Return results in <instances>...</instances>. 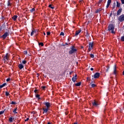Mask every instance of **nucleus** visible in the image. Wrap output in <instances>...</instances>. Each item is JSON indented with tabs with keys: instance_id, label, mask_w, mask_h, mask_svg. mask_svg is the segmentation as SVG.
<instances>
[{
	"instance_id": "f257e3e1",
	"label": "nucleus",
	"mask_w": 124,
	"mask_h": 124,
	"mask_svg": "<svg viewBox=\"0 0 124 124\" xmlns=\"http://www.w3.org/2000/svg\"><path fill=\"white\" fill-rule=\"evenodd\" d=\"M115 30V26L114 24H110L108 26V31H109L111 33H114L115 34V31H114Z\"/></svg>"
},
{
	"instance_id": "f03ea898",
	"label": "nucleus",
	"mask_w": 124,
	"mask_h": 124,
	"mask_svg": "<svg viewBox=\"0 0 124 124\" xmlns=\"http://www.w3.org/2000/svg\"><path fill=\"white\" fill-rule=\"evenodd\" d=\"M3 60L4 61V63H8L9 62V54L7 53L3 56Z\"/></svg>"
},
{
	"instance_id": "7ed1b4c3",
	"label": "nucleus",
	"mask_w": 124,
	"mask_h": 124,
	"mask_svg": "<svg viewBox=\"0 0 124 124\" xmlns=\"http://www.w3.org/2000/svg\"><path fill=\"white\" fill-rule=\"evenodd\" d=\"M93 45H94V44H93V42H90L88 46H87V47L88 48L87 50V52L89 53V52H91L93 49Z\"/></svg>"
},
{
	"instance_id": "20e7f679",
	"label": "nucleus",
	"mask_w": 124,
	"mask_h": 124,
	"mask_svg": "<svg viewBox=\"0 0 124 124\" xmlns=\"http://www.w3.org/2000/svg\"><path fill=\"white\" fill-rule=\"evenodd\" d=\"M70 49L71 50L69 51V55H72V54H74V53L77 52V49L75 48V46H72Z\"/></svg>"
},
{
	"instance_id": "39448f33",
	"label": "nucleus",
	"mask_w": 124,
	"mask_h": 124,
	"mask_svg": "<svg viewBox=\"0 0 124 124\" xmlns=\"http://www.w3.org/2000/svg\"><path fill=\"white\" fill-rule=\"evenodd\" d=\"M9 31H6L3 35L1 36V38H3V39H5L7 36H9Z\"/></svg>"
},
{
	"instance_id": "423d86ee",
	"label": "nucleus",
	"mask_w": 124,
	"mask_h": 124,
	"mask_svg": "<svg viewBox=\"0 0 124 124\" xmlns=\"http://www.w3.org/2000/svg\"><path fill=\"white\" fill-rule=\"evenodd\" d=\"M118 21H119V22H124V15H122L119 16Z\"/></svg>"
},
{
	"instance_id": "0eeeda50",
	"label": "nucleus",
	"mask_w": 124,
	"mask_h": 124,
	"mask_svg": "<svg viewBox=\"0 0 124 124\" xmlns=\"http://www.w3.org/2000/svg\"><path fill=\"white\" fill-rule=\"evenodd\" d=\"M44 105H45L46 108L49 109V107H51V104L49 102H45L44 103Z\"/></svg>"
},
{
	"instance_id": "6e6552de",
	"label": "nucleus",
	"mask_w": 124,
	"mask_h": 124,
	"mask_svg": "<svg viewBox=\"0 0 124 124\" xmlns=\"http://www.w3.org/2000/svg\"><path fill=\"white\" fill-rule=\"evenodd\" d=\"M99 76H100V74H99V73H96L94 75V79H96L97 78H99Z\"/></svg>"
},
{
	"instance_id": "1a4fd4ad",
	"label": "nucleus",
	"mask_w": 124,
	"mask_h": 124,
	"mask_svg": "<svg viewBox=\"0 0 124 124\" xmlns=\"http://www.w3.org/2000/svg\"><path fill=\"white\" fill-rule=\"evenodd\" d=\"M111 2H112V0H108L107 8H108L109 7V6H110V4H111Z\"/></svg>"
},
{
	"instance_id": "9d476101",
	"label": "nucleus",
	"mask_w": 124,
	"mask_h": 124,
	"mask_svg": "<svg viewBox=\"0 0 124 124\" xmlns=\"http://www.w3.org/2000/svg\"><path fill=\"white\" fill-rule=\"evenodd\" d=\"M43 114H46L47 112H48V110H49V108H43Z\"/></svg>"
},
{
	"instance_id": "9b49d317",
	"label": "nucleus",
	"mask_w": 124,
	"mask_h": 124,
	"mask_svg": "<svg viewBox=\"0 0 124 124\" xmlns=\"http://www.w3.org/2000/svg\"><path fill=\"white\" fill-rule=\"evenodd\" d=\"M73 82H76V80H77V75H75V77H73L72 79Z\"/></svg>"
},
{
	"instance_id": "f8f14e48",
	"label": "nucleus",
	"mask_w": 124,
	"mask_h": 124,
	"mask_svg": "<svg viewBox=\"0 0 124 124\" xmlns=\"http://www.w3.org/2000/svg\"><path fill=\"white\" fill-rule=\"evenodd\" d=\"M81 30H79L77 31H76V33L75 34V36H78V35H79V33H80V32H81Z\"/></svg>"
},
{
	"instance_id": "ddd939ff",
	"label": "nucleus",
	"mask_w": 124,
	"mask_h": 124,
	"mask_svg": "<svg viewBox=\"0 0 124 124\" xmlns=\"http://www.w3.org/2000/svg\"><path fill=\"white\" fill-rule=\"evenodd\" d=\"M18 68L19 69H23V68H24V65H23V64H19Z\"/></svg>"
},
{
	"instance_id": "4468645a",
	"label": "nucleus",
	"mask_w": 124,
	"mask_h": 124,
	"mask_svg": "<svg viewBox=\"0 0 124 124\" xmlns=\"http://www.w3.org/2000/svg\"><path fill=\"white\" fill-rule=\"evenodd\" d=\"M122 10H123L122 8L119 9L117 11V15H120L122 13Z\"/></svg>"
},
{
	"instance_id": "2eb2a0df",
	"label": "nucleus",
	"mask_w": 124,
	"mask_h": 124,
	"mask_svg": "<svg viewBox=\"0 0 124 124\" xmlns=\"http://www.w3.org/2000/svg\"><path fill=\"white\" fill-rule=\"evenodd\" d=\"M12 18L14 21H16V20H17V18H18V16L15 15Z\"/></svg>"
},
{
	"instance_id": "dca6fc26",
	"label": "nucleus",
	"mask_w": 124,
	"mask_h": 124,
	"mask_svg": "<svg viewBox=\"0 0 124 124\" xmlns=\"http://www.w3.org/2000/svg\"><path fill=\"white\" fill-rule=\"evenodd\" d=\"M93 106H97L98 105V103L96 102V101H94L92 103Z\"/></svg>"
},
{
	"instance_id": "f3484780",
	"label": "nucleus",
	"mask_w": 124,
	"mask_h": 124,
	"mask_svg": "<svg viewBox=\"0 0 124 124\" xmlns=\"http://www.w3.org/2000/svg\"><path fill=\"white\" fill-rule=\"evenodd\" d=\"M102 10V8H99L95 11V13H99Z\"/></svg>"
},
{
	"instance_id": "a211bd4d",
	"label": "nucleus",
	"mask_w": 124,
	"mask_h": 124,
	"mask_svg": "<svg viewBox=\"0 0 124 124\" xmlns=\"http://www.w3.org/2000/svg\"><path fill=\"white\" fill-rule=\"evenodd\" d=\"M6 86V83H4L1 85H0V89H2V88H3V87H5Z\"/></svg>"
},
{
	"instance_id": "6ab92c4d",
	"label": "nucleus",
	"mask_w": 124,
	"mask_h": 124,
	"mask_svg": "<svg viewBox=\"0 0 124 124\" xmlns=\"http://www.w3.org/2000/svg\"><path fill=\"white\" fill-rule=\"evenodd\" d=\"M117 7H120L121 6V3L119 2L118 1H117V5H116Z\"/></svg>"
},
{
	"instance_id": "aec40b11",
	"label": "nucleus",
	"mask_w": 124,
	"mask_h": 124,
	"mask_svg": "<svg viewBox=\"0 0 124 124\" xmlns=\"http://www.w3.org/2000/svg\"><path fill=\"white\" fill-rule=\"evenodd\" d=\"M13 120H14V118H13L12 117H10V118H9V122H10V123H12V122H13Z\"/></svg>"
},
{
	"instance_id": "412c9836",
	"label": "nucleus",
	"mask_w": 124,
	"mask_h": 124,
	"mask_svg": "<svg viewBox=\"0 0 124 124\" xmlns=\"http://www.w3.org/2000/svg\"><path fill=\"white\" fill-rule=\"evenodd\" d=\"M113 73L115 74V75L117 74V69H116V67H114Z\"/></svg>"
},
{
	"instance_id": "4be33fe9",
	"label": "nucleus",
	"mask_w": 124,
	"mask_h": 124,
	"mask_svg": "<svg viewBox=\"0 0 124 124\" xmlns=\"http://www.w3.org/2000/svg\"><path fill=\"white\" fill-rule=\"evenodd\" d=\"M75 86H76V87H79V86H81V82H78L76 84Z\"/></svg>"
},
{
	"instance_id": "5701e85b",
	"label": "nucleus",
	"mask_w": 124,
	"mask_h": 124,
	"mask_svg": "<svg viewBox=\"0 0 124 124\" xmlns=\"http://www.w3.org/2000/svg\"><path fill=\"white\" fill-rule=\"evenodd\" d=\"M34 32H35V31H32L31 33V36H32L33 35V34H34Z\"/></svg>"
},
{
	"instance_id": "b1692460",
	"label": "nucleus",
	"mask_w": 124,
	"mask_h": 124,
	"mask_svg": "<svg viewBox=\"0 0 124 124\" xmlns=\"http://www.w3.org/2000/svg\"><path fill=\"white\" fill-rule=\"evenodd\" d=\"M16 111H17V108H16L14 109V111H13V113H14L15 114H17V112H16Z\"/></svg>"
},
{
	"instance_id": "393cba45",
	"label": "nucleus",
	"mask_w": 124,
	"mask_h": 124,
	"mask_svg": "<svg viewBox=\"0 0 124 124\" xmlns=\"http://www.w3.org/2000/svg\"><path fill=\"white\" fill-rule=\"evenodd\" d=\"M48 7L50 8H51V9H54V8H55L54 7V6H52V5L50 4L49 5Z\"/></svg>"
},
{
	"instance_id": "a878e982",
	"label": "nucleus",
	"mask_w": 124,
	"mask_h": 124,
	"mask_svg": "<svg viewBox=\"0 0 124 124\" xmlns=\"http://www.w3.org/2000/svg\"><path fill=\"white\" fill-rule=\"evenodd\" d=\"M30 11L31 12H33L34 11H35V9H34V8H33L30 10Z\"/></svg>"
},
{
	"instance_id": "bb28decb",
	"label": "nucleus",
	"mask_w": 124,
	"mask_h": 124,
	"mask_svg": "<svg viewBox=\"0 0 124 124\" xmlns=\"http://www.w3.org/2000/svg\"><path fill=\"white\" fill-rule=\"evenodd\" d=\"M91 87H92V88H94V87H96V85H95V84H92L91 85Z\"/></svg>"
},
{
	"instance_id": "cd10ccee",
	"label": "nucleus",
	"mask_w": 124,
	"mask_h": 124,
	"mask_svg": "<svg viewBox=\"0 0 124 124\" xmlns=\"http://www.w3.org/2000/svg\"><path fill=\"white\" fill-rule=\"evenodd\" d=\"M39 45H40L42 46H44V44L43 43H39Z\"/></svg>"
},
{
	"instance_id": "c85d7f7f",
	"label": "nucleus",
	"mask_w": 124,
	"mask_h": 124,
	"mask_svg": "<svg viewBox=\"0 0 124 124\" xmlns=\"http://www.w3.org/2000/svg\"><path fill=\"white\" fill-rule=\"evenodd\" d=\"M90 57H91V58H94V55H93V54H91Z\"/></svg>"
},
{
	"instance_id": "c756f323",
	"label": "nucleus",
	"mask_w": 124,
	"mask_h": 124,
	"mask_svg": "<svg viewBox=\"0 0 124 124\" xmlns=\"http://www.w3.org/2000/svg\"><path fill=\"white\" fill-rule=\"evenodd\" d=\"M36 97L37 98H38V99H40V97H39V94H36Z\"/></svg>"
},
{
	"instance_id": "7c9ffc66",
	"label": "nucleus",
	"mask_w": 124,
	"mask_h": 124,
	"mask_svg": "<svg viewBox=\"0 0 124 124\" xmlns=\"http://www.w3.org/2000/svg\"><path fill=\"white\" fill-rule=\"evenodd\" d=\"M8 6H11V3H10V2L9 1H8Z\"/></svg>"
},
{
	"instance_id": "2f4dec72",
	"label": "nucleus",
	"mask_w": 124,
	"mask_h": 124,
	"mask_svg": "<svg viewBox=\"0 0 124 124\" xmlns=\"http://www.w3.org/2000/svg\"><path fill=\"white\" fill-rule=\"evenodd\" d=\"M103 0H99V1H98V4H100V3H101L102 2Z\"/></svg>"
},
{
	"instance_id": "473e14b6",
	"label": "nucleus",
	"mask_w": 124,
	"mask_h": 124,
	"mask_svg": "<svg viewBox=\"0 0 124 124\" xmlns=\"http://www.w3.org/2000/svg\"><path fill=\"white\" fill-rule=\"evenodd\" d=\"M60 35H62V36H64V33L63 32H61L60 33Z\"/></svg>"
},
{
	"instance_id": "72a5a7b5",
	"label": "nucleus",
	"mask_w": 124,
	"mask_h": 124,
	"mask_svg": "<svg viewBox=\"0 0 124 124\" xmlns=\"http://www.w3.org/2000/svg\"><path fill=\"white\" fill-rule=\"evenodd\" d=\"M22 63H23V64H26V63H27V61H22Z\"/></svg>"
},
{
	"instance_id": "f704fd0d",
	"label": "nucleus",
	"mask_w": 124,
	"mask_h": 124,
	"mask_svg": "<svg viewBox=\"0 0 124 124\" xmlns=\"http://www.w3.org/2000/svg\"><path fill=\"white\" fill-rule=\"evenodd\" d=\"M9 93L6 92V93H5V95H6V96H8V95H9Z\"/></svg>"
},
{
	"instance_id": "c9c22d12",
	"label": "nucleus",
	"mask_w": 124,
	"mask_h": 124,
	"mask_svg": "<svg viewBox=\"0 0 124 124\" xmlns=\"http://www.w3.org/2000/svg\"><path fill=\"white\" fill-rule=\"evenodd\" d=\"M121 41H124V36L121 37Z\"/></svg>"
},
{
	"instance_id": "e433bc0d",
	"label": "nucleus",
	"mask_w": 124,
	"mask_h": 124,
	"mask_svg": "<svg viewBox=\"0 0 124 124\" xmlns=\"http://www.w3.org/2000/svg\"><path fill=\"white\" fill-rule=\"evenodd\" d=\"M24 54H25V55H27V54H28V51L27 50L24 51Z\"/></svg>"
},
{
	"instance_id": "4c0bfd02",
	"label": "nucleus",
	"mask_w": 124,
	"mask_h": 124,
	"mask_svg": "<svg viewBox=\"0 0 124 124\" xmlns=\"http://www.w3.org/2000/svg\"><path fill=\"white\" fill-rule=\"evenodd\" d=\"M11 104H16V103L14 101H12L10 103Z\"/></svg>"
},
{
	"instance_id": "58836bf2",
	"label": "nucleus",
	"mask_w": 124,
	"mask_h": 124,
	"mask_svg": "<svg viewBox=\"0 0 124 124\" xmlns=\"http://www.w3.org/2000/svg\"><path fill=\"white\" fill-rule=\"evenodd\" d=\"M4 113V111H0V115H2Z\"/></svg>"
},
{
	"instance_id": "ea45409f",
	"label": "nucleus",
	"mask_w": 124,
	"mask_h": 124,
	"mask_svg": "<svg viewBox=\"0 0 124 124\" xmlns=\"http://www.w3.org/2000/svg\"><path fill=\"white\" fill-rule=\"evenodd\" d=\"M30 119L29 118H27L25 120V122H28Z\"/></svg>"
},
{
	"instance_id": "a19ab883",
	"label": "nucleus",
	"mask_w": 124,
	"mask_h": 124,
	"mask_svg": "<svg viewBox=\"0 0 124 124\" xmlns=\"http://www.w3.org/2000/svg\"><path fill=\"white\" fill-rule=\"evenodd\" d=\"M121 2L122 4H124V0H121Z\"/></svg>"
},
{
	"instance_id": "79ce46f5",
	"label": "nucleus",
	"mask_w": 124,
	"mask_h": 124,
	"mask_svg": "<svg viewBox=\"0 0 124 124\" xmlns=\"http://www.w3.org/2000/svg\"><path fill=\"white\" fill-rule=\"evenodd\" d=\"M51 33L50 32H47V35H50Z\"/></svg>"
},
{
	"instance_id": "37998d69",
	"label": "nucleus",
	"mask_w": 124,
	"mask_h": 124,
	"mask_svg": "<svg viewBox=\"0 0 124 124\" xmlns=\"http://www.w3.org/2000/svg\"><path fill=\"white\" fill-rule=\"evenodd\" d=\"M9 81H10V78H7V79H6V81H7V82H9Z\"/></svg>"
},
{
	"instance_id": "c03bdc74",
	"label": "nucleus",
	"mask_w": 124,
	"mask_h": 124,
	"mask_svg": "<svg viewBox=\"0 0 124 124\" xmlns=\"http://www.w3.org/2000/svg\"><path fill=\"white\" fill-rule=\"evenodd\" d=\"M45 86H42V88L43 89V90H44V89H45Z\"/></svg>"
},
{
	"instance_id": "a18cd8bd",
	"label": "nucleus",
	"mask_w": 124,
	"mask_h": 124,
	"mask_svg": "<svg viewBox=\"0 0 124 124\" xmlns=\"http://www.w3.org/2000/svg\"><path fill=\"white\" fill-rule=\"evenodd\" d=\"M34 93H37V90H34Z\"/></svg>"
},
{
	"instance_id": "49530a36",
	"label": "nucleus",
	"mask_w": 124,
	"mask_h": 124,
	"mask_svg": "<svg viewBox=\"0 0 124 124\" xmlns=\"http://www.w3.org/2000/svg\"><path fill=\"white\" fill-rule=\"evenodd\" d=\"M90 70L93 71V68H91Z\"/></svg>"
},
{
	"instance_id": "de8ad7c7",
	"label": "nucleus",
	"mask_w": 124,
	"mask_h": 124,
	"mask_svg": "<svg viewBox=\"0 0 124 124\" xmlns=\"http://www.w3.org/2000/svg\"><path fill=\"white\" fill-rule=\"evenodd\" d=\"M44 35H46V33H45V32H44Z\"/></svg>"
},
{
	"instance_id": "09e8293b",
	"label": "nucleus",
	"mask_w": 124,
	"mask_h": 124,
	"mask_svg": "<svg viewBox=\"0 0 124 124\" xmlns=\"http://www.w3.org/2000/svg\"><path fill=\"white\" fill-rule=\"evenodd\" d=\"M65 45H68V44H67V43H66Z\"/></svg>"
},
{
	"instance_id": "8fccbe9b",
	"label": "nucleus",
	"mask_w": 124,
	"mask_h": 124,
	"mask_svg": "<svg viewBox=\"0 0 124 124\" xmlns=\"http://www.w3.org/2000/svg\"><path fill=\"white\" fill-rule=\"evenodd\" d=\"M47 124H51V123L48 122Z\"/></svg>"
},
{
	"instance_id": "3c124183",
	"label": "nucleus",
	"mask_w": 124,
	"mask_h": 124,
	"mask_svg": "<svg viewBox=\"0 0 124 124\" xmlns=\"http://www.w3.org/2000/svg\"><path fill=\"white\" fill-rule=\"evenodd\" d=\"M74 124H78L77 123H75Z\"/></svg>"
},
{
	"instance_id": "603ef678",
	"label": "nucleus",
	"mask_w": 124,
	"mask_h": 124,
	"mask_svg": "<svg viewBox=\"0 0 124 124\" xmlns=\"http://www.w3.org/2000/svg\"><path fill=\"white\" fill-rule=\"evenodd\" d=\"M123 75L124 76V71H123Z\"/></svg>"
},
{
	"instance_id": "864d4df0",
	"label": "nucleus",
	"mask_w": 124,
	"mask_h": 124,
	"mask_svg": "<svg viewBox=\"0 0 124 124\" xmlns=\"http://www.w3.org/2000/svg\"><path fill=\"white\" fill-rule=\"evenodd\" d=\"M0 31H1V29L0 28Z\"/></svg>"
},
{
	"instance_id": "5fc2aeb1",
	"label": "nucleus",
	"mask_w": 124,
	"mask_h": 124,
	"mask_svg": "<svg viewBox=\"0 0 124 124\" xmlns=\"http://www.w3.org/2000/svg\"><path fill=\"white\" fill-rule=\"evenodd\" d=\"M63 46H65V45H63Z\"/></svg>"
},
{
	"instance_id": "6e6d98bb",
	"label": "nucleus",
	"mask_w": 124,
	"mask_h": 124,
	"mask_svg": "<svg viewBox=\"0 0 124 124\" xmlns=\"http://www.w3.org/2000/svg\"><path fill=\"white\" fill-rule=\"evenodd\" d=\"M87 79H89V77H88V78H87Z\"/></svg>"
}]
</instances>
